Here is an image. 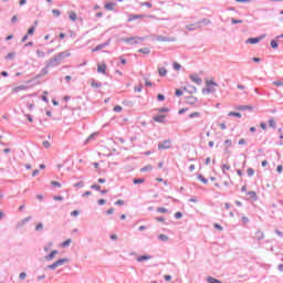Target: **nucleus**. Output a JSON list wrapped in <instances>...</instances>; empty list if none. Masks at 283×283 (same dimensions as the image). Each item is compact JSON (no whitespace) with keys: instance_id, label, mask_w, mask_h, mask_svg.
Masks as SVG:
<instances>
[{"instance_id":"obj_26","label":"nucleus","mask_w":283,"mask_h":283,"mask_svg":"<svg viewBox=\"0 0 283 283\" xmlns=\"http://www.w3.org/2000/svg\"><path fill=\"white\" fill-rule=\"evenodd\" d=\"M69 244H72V239H67L66 241L61 243L62 249H65Z\"/></svg>"},{"instance_id":"obj_16","label":"nucleus","mask_w":283,"mask_h":283,"mask_svg":"<svg viewBox=\"0 0 283 283\" xmlns=\"http://www.w3.org/2000/svg\"><path fill=\"white\" fill-rule=\"evenodd\" d=\"M59 253V251L53 250L48 256L46 260H54V258L56 256V254Z\"/></svg>"},{"instance_id":"obj_1","label":"nucleus","mask_w":283,"mask_h":283,"mask_svg":"<svg viewBox=\"0 0 283 283\" xmlns=\"http://www.w3.org/2000/svg\"><path fill=\"white\" fill-rule=\"evenodd\" d=\"M70 56H72L70 51L61 52L46 62V67H56V65H59L63 59H67Z\"/></svg>"},{"instance_id":"obj_13","label":"nucleus","mask_w":283,"mask_h":283,"mask_svg":"<svg viewBox=\"0 0 283 283\" xmlns=\"http://www.w3.org/2000/svg\"><path fill=\"white\" fill-rule=\"evenodd\" d=\"M248 196L250 200H258V192L255 191H249Z\"/></svg>"},{"instance_id":"obj_15","label":"nucleus","mask_w":283,"mask_h":283,"mask_svg":"<svg viewBox=\"0 0 283 283\" xmlns=\"http://www.w3.org/2000/svg\"><path fill=\"white\" fill-rule=\"evenodd\" d=\"M69 19H71V21H76L78 19V15L74 11H71L69 13Z\"/></svg>"},{"instance_id":"obj_62","label":"nucleus","mask_w":283,"mask_h":283,"mask_svg":"<svg viewBox=\"0 0 283 283\" xmlns=\"http://www.w3.org/2000/svg\"><path fill=\"white\" fill-rule=\"evenodd\" d=\"M175 94H176V96H182V91L177 88Z\"/></svg>"},{"instance_id":"obj_59","label":"nucleus","mask_w":283,"mask_h":283,"mask_svg":"<svg viewBox=\"0 0 283 283\" xmlns=\"http://www.w3.org/2000/svg\"><path fill=\"white\" fill-rule=\"evenodd\" d=\"M157 98H158V101H165V95L158 94V95H157Z\"/></svg>"},{"instance_id":"obj_33","label":"nucleus","mask_w":283,"mask_h":283,"mask_svg":"<svg viewBox=\"0 0 283 283\" xmlns=\"http://www.w3.org/2000/svg\"><path fill=\"white\" fill-rule=\"evenodd\" d=\"M198 180H200L201 182H203V185H207V182H209V180H207L202 175L198 176Z\"/></svg>"},{"instance_id":"obj_63","label":"nucleus","mask_w":283,"mask_h":283,"mask_svg":"<svg viewBox=\"0 0 283 283\" xmlns=\"http://www.w3.org/2000/svg\"><path fill=\"white\" fill-rule=\"evenodd\" d=\"M186 112H189V108H181V109H179V114H185Z\"/></svg>"},{"instance_id":"obj_20","label":"nucleus","mask_w":283,"mask_h":283,"mask_svg":"<svg viewBox=\"0 0 283 283\" xmlns=\"http://www.w3.org/2000/svg\"><path fill=\"white\" fill-rule=\"evenodd\" d=\"M36 56H39V59H45V51L36 50Z\"/></svg>"},{"instance_id":"obj_24","label":"nucleus","mask_w":283,"mask_h":283,"mask_svg":"<svg viewBox=\"0 0 283 283\" xmlns=\"http://www.w3.org/2000/svg\"><path fill=\"white\" fill-rule=\"evenodd\" d=\"M269 126L272 127V129H275L277 127V123H275V119H269Z\"/></svg>"},{"instance_id":"obj_54","label":"nucleus","mask_w":283,"mask_h":283,"mask_svg":"<svg viewBox=\"0 0 283 283\" xmlns=\"http://www.w3.org/2000/svg\"><path fill=\"white\" fill-rule=\"evenodd\" d=\"M81 212H78V210H74L71 212V216H73L74 218H76V216H78Z\"/></svg>"},{"instance_id":"obj_25","label":"nucleus","mask_w":283,"mask_h":283,"mask_svg":"<svg viewBox=\"0 0 283 283\" xmlns=\"http://www.w3.org/2000/svg\"><path fill=\"white\" fill-rule=\"evenodd\" d=\"M196 103H198V99L196 97L188 98V105H196Z\"/></svg>"},{"instance_id":"obj_42","label":"nucleus","mask_w":283,"mask_h":283,"mask_svg":"<svg viewBox=\"0 0 283 283\" xmlns=\"http://www.w3.org/2000/svg\"><path fill=\"white\" fill-rule=\"evenodd\" d=\"M158 213H167V208H157Z\"/></svg>"},{"instance_id":"obj_52","label":"nucleus","mask_w":283,"mask_h":283,"mask_svg":"<svg viewBox=\"0 0 283 283\" xmlns=\"http://www.w3.org/2000/svg\"><path fill=\"white\" fill-rule=\"evenodd\" d=\"M175 218H177V220H180V218H182V212H176Z\"/></svg>"},{"instance_id":"obj_61","label":"nucleus","mask_w":283,"mask_h":283,"mask_svg":"<svg viewBox=\"0 0 283 283\" xmlns=\"http://www.w3.org/2000/svg\"><path fill=\"white\" fill-rule=\"evenodd\" d=\"M282 170H283L282 165H280V166H277V167H276V171H277V174H282Z\"/></svg>"},{"instance_id":"obj_6","label":"nucleus","mask_w":283,"mask_h":283,"mask_svg":"<svg viewBox=\"0 0 283 283\" xmlns=\"http://www.w3.org/2000/svg\"><path fill=\"white\" fill-rule=\"evenodd\" d=\"M253 240H264V232L262 230H256L253 234Z\"/></svg>"},{"instance_id":"obj_10","label":"nucleus","mask_w":283,"mask_h":283,"mask_svg":"<svg viewBox=\"0 0 283 283\" xmlns=\"http://www.w3.org/2000/svg\"><path fill=\"white\" fill-rule=\"evenodd\" d=\"M143 18H145L144 14H130L128 17V22L136 21V19H143Z\"/></svg>"},{"instance_id":"obj_29","label":"nucleus","mask_w":283,"mask_h":283,"mask_svg":"<svg viewBox=\"0 0 283 283\" xmlns=\"http://www.w3.org/2000/svg\"><path fill=\"white\" fill-rule=\"evenodd\" d=\"M228 116H235L237 118H242V114L235 112H230Z\"/></svg>"},{"instance_id":"obj_31","label":"nucleus","mask_w":283,"mask_h":283,"mask_svg":"<svg viewBox=\"0 0 283 283\" xmlns=\"http://www.w3.org/2000/svg\"><path fill=\"white\" fill-rule=\"evenodd\" d=\"M158 239L161 241V242H167V240H169V237L165 235V234H159Z\"/></svg>"},{"instance_id":"obj_36","label":"nucleus","mask_w":283,"mask_h":283,"mask_svg":"<svg viewBox=\"0 0 283 283\" xmlns=\"http://www.w3.org/2000/svg\"><path fill=\"white\" fill-rule=\"evenodd\" d=\"M114 112H117V113H120L123 112V106L120 105H116L114 108H113Z\"/></svg>"},{"instance_id":"obj_4","label":"nucleus","mask_w":283,"mask_h":283,"mask_svg":"<svg viewBox=\"0 0 283 283\" xmlns=\"http://www.w3.org/2000/svg\"><path fill=\"white\" fill-rule=\"evenodd\" d=\"M158 149L163 150V149H171V140L167 139L163 143L158 144Z\"/></svg>"},{"instance_id":"obj_14","label":"nucleus","mask_w":283,"mask_h":283,"mask_svg":"<svg viewBox=\"0 0 283 283\" xmlns=\"http://www.w3.org/2000/svg\"><path fill=\"white\" fill-rule=\"evenodd\" d=\"M153 170H154V166H151V165H147V166L140 168V171L143 174H145V171H153Z\"/></svg>"},{"instance_id":"obj_35","label":"nucleus","mask_w":283,"mask_h":283,"mask_svg":"<svg viewBox=\"0 0 283 283\" xmlns=\"http://www.w3.org/2000/svg\"><path fill=\"white\" fill-rule=\"evenodd\" d=\"M238 109H240V111H247V109L251 111V109H253V106H239Z\"/></svg>"},{"instance_id":"obj_30","label":"nucleus","mask_w":283,"mask_h":283,"mask_svg":"<svg viewBox=\"0 0 283 283\" xmlns=\"http://www.w3.org/2000/svg\"><path fill=\"white\" fill-rule=\"evenodd\" d=\"M35 30H36V28L31 27V28L28 30L27 35L32 36V34H34Z\"/></svg>"},{"instance_id":"obj_12","label":"nucleus","mask_w":283,"mask_h":283,"mask_svg":"<svg viewBox=\"0 0 283 283\" xmlns=\"http://www.w3.org/2000/svg\"><path fill=\"white\" fill-rule=\"evenodd\" d=\"M105 10H108V11H114V8H116V3L114 2H108L104 6Z\"/></svg>"},{"instance_id":"obj_38","label":"nucleus","mask_w":283,"mask_h":283,"mask_svg":"<svg viewBox=\"0 0 283 283\" xmlns=\"http://www.w3.org/2000/svg\"><path fill=\"white\" fill-rule=\"evenodd\" d=\"M247 172H248V176H254L255 175V170L253 168H248Z\"/></svg>"},{"instance_id":"obj_8","label":"nucleus","mask_w":283,"mask_h":283,"mask_svg":"<svg viewBox=\"0 0 283 283\" xmlns=\"http://www.w3.org/2000/svg\"><path fill=\"white\" fill-rule=\"evenodd\" d=\"M25 90H28V86L25 85H20V86H15L12 88V93L13 94H19V92H25Z\"/></svg>"},{"instance_id":"obj_53","label":"nucleus","mask_w":283,"mask_h":283,"mask_svg":"<svg viewBox=\"0 0 283 283\" xmlns=\"http://www.w3.org/2000/svg\"><path fill=\"white\" fill-rule=\"evenodd\" d=\"M195 25L196 24H188V25H186V29L187 30H196Z\"/></svg>"},{"instance_id":"obj_5","label":"nucleus","mask_w":283,"mask_h":283,"mask_svg":"<svg viewBox=\"0 0 283 283\" xmlns=\"http://www.w3.org/2000/svg\"><path fill=\"white\" fill-rule=\"evenodd\" d=\"M97 72L99 74H107V64L106 63H98L97 64Z\"/></svg>"},{"instance_id":"obj_51","label":"nucleus","mask_w":283,"mask_h":283,"mask_svg":"<svg viewBox=\"0 0 283 283\" xmlns=\"http://www.w3.org/2000/svg\"><path fill=\"white\" fill-rule=\"evenodd\" d=\"M145 85L146 87H151V81H149L148 78H145Z\"/></svg>"},{"instance_id":"obj_2","label":"nucleus","mask_w":283,"mask_h":283,"mask_svg":"<svg viewBox=\"0 0 283 283\" xmlns=\"http://www.w3.org/2000/svg\"><path fill=\"white\" fill-rule=\"evenodd\" d=\"M206 88L202 90V94H212L216 92V87H218V83L213 82V80L206 81Z\"/></svg>"},{"instance_id":"obj_19","label":"nucleus","mask_w":283,"mask_h":283,"mask_svg":"<svg viewBox=\"0 0 283 283\" xmlns=\"http://www.w3.org/2000/svg\"><path fill=\"white\" fill-rule=\"evenodd\" d=\"M202 114L200 112H195L189 115V118H200Z\"/></svg>"},{"instance_id":"obj_43","label":"nucleus","mask_w":283,"mask_h":283,"mask_svg":"<svg viewBox=\"0 0 283 283\" xmlns=\"http://www.w3.org/2000/svg\"><path fill=\"white\" fill-rule=\"evenodd\" d=\"M91 189H95V191H101V186L95 184L91 186Z\"/></svg>"},{"instance_id":"obj_60","label":"nucleus","mask_w":283,"mask_h":283,"mask_svg":"<svg viewBox=\"0 0 283 283\" xmlns=\"http://www.w3.org/2000/svg\"><path fill=\"white\" fill-rule=\"evenodd\" d=\"M59 266L55 264V263H53V264H51V265H48V269H52V270H54V269H57Z\"/></svg>"},{"instance_id":"obj_18","label":"nucleus","mask_w":283,"mask_h":283,"mask_svg":"<svg viewBox=\"0 0 283 283\" xmlns=\"http://www.w3.org/2000/svg\"><path fill=\"white\" fill-rule=\"evenodd\" d=\"M138 52L142 54H151V50L149 48L139 49Z\"/></svg>"},{"instance_id":"obj_56","label":"nucleus","mask_w":283,"mask_h":283,"mask_svg":"<svg viewBox=\"0 0 283 283\" xmlns=\"http://www.w3.org/2000/svg\"><path fill=\"white\" fill-rule=\"evenodd\" d=\"M115 205H117V206H119V207H123V205H125V201H123V200H117V201L115 202Z\"/></svg>"},{"instance_id":"obj_49","label":"nucleus","mask_w":283,"mask_h":283,"mask_svg":"<svg viewBox=\"0 0 283 283\" xmlns=\"http://www.w3.org/2000/svg\"><path fill=\"white\" fill-rule=\"evenodd\" d=\"M53 14L55 15V17H61V11L60 10H56V9H53Z\"/></svg>"},{"instance_id":"obj_47","label":"nucleus","mask_w":283,"mask_h":283,"mask_svg":"<svg viewBox=\"0 0 283 283\" xmlns=\"http://www.w3.org/2000/svg\"><path fill=\"white\" fill-rule=\"evenodd\" d=\"M43 147H45V149H50V147H51L50 142H48V140L43 142Z\"/></svg>"},{"instance_id":"obj_58","label":"nucleus","mask_w":283,"mask_h":283,"mask_svg":"<svg viewBox=\"0 0 283 283\" xmlns=\"http://www.w3.org/2000/svg\"><path fill=\"white\" fill-rule=\"evenodd\" d=\"M157 182H164L165 186H167V181L163 178H156Z\"/></svg>"},{"instance_id":"obj_40","label":"nucleus","mask_w":283,"mask_h":283,"mask_svg":"<svg viewBox=\"0 0 283 283\" xmlns=\"http://www.w3.org/2000/svg\"><path fill=\"white\" fill-rule=\"evenodd\" d=\"M35 231H43V223H38L35 226Z\"/></svg>"},{"instance_id":"obj_17","label":"nucleus","mask_w":283,"mask_h":283,"mask_svg":"<svg viewBox=\"0 0 283 283\" xmlns=\"http://www.w3.org/2000/svg\"><path fill=\"white\" fill-rule=\"evenodd\" d=\"M154 120L156 123H164L165 122V115H158L154 117Z\"/></svg>"},{"instance_id":"obj_48","label":"nucleus","mask_w":283,"mask_h":283,"mask_svg":"<svg viewBox=\"0 0 283 283\" xmlns=\"http://www.w3.org/2000/svg\"><path fill=\"white\" fill-rule=\"evenodd\" d=\"M42 101H44V103H48V92H43Z\"/></svg>"},{"instance_id":"obj_22","label":"nucleus","mask_w":283,"mask_h":283,"mask_svg":"<svg viewBox=\"0 0 283 283\" xmlns=\"http://www.w3.org/2000/svg\"><path fill=\"white\" fill-rule=\"evenodd\" d=\"M158 72H159V76H167V69L160 67L158 69Z\"/></svg>"},{"instance_id":"obj_3","label":"nucleus","mask_w":283,"mask_h":283,"mask_svg":"<svg viewBox=\"0 0 283 283\" xmlns=\"http://www.w3.org/2000/svg\"><path fill=\"white\" fill-rule=\"evenodd\" d=\"M124 43H128V45H138L142 41H144L140 36H132V38H124Z\"/></svg>"},{"instance_id":"obj_64","label":"nucleus","mask_w":283,"mask_h":283,"mask_svg":"<svg viewBox=\"0 0 283 283\" xmlns=\"http://www.w3.org/2000/svg\"><path fill=\"white\" fill-rule=\"evenodd\" d=\"M92 87H101V84H98L97 82H92Z\"/></svg>"},{"instance_id":"obj_21","label":"nucleus","mask_w":283,"mask_h":283,"mask_svg":"<svg viewBox=\"0 0 283 283\" xmlns=\"http://www.w3.org/2000/svg\"><path fill=\"white\" fill-rule=\"evenodd\" d=\"M172 66L176 72H180V70H182V65H180L178 62H174Z\"/></svg>"},{"instance_id":"obj_32","label":"nucleus","mask_w":283,"mask_h":283,"mask_svg":"<svg viewBox=\"0 0 283 283\" xmlns=\"http://www.w3.org/2000/svg\"><path fill=\"white\" fill-rule=\"evenodd\" d=\"M209 283H222L220 280L214 279V277H208Z\"/></svg>"},{"instance_id":"obj_55","label":"nucleus","mask_w":283,"mask_h":283,"mask_svg":"<svg viewBox=\"0 0 283 283\" xmlns=\"http://www.w3.org/2000/svg\"><path fill=\"white\" fill-rule=\"evenodd\" d=\"M158 41L166 42V41H174V39L158 38Z\"/></svg>"},{"instance_id":"obj_27","label":"nucleus","mask_w":283,"mask_h":283,"mask_svg":"<svg viewBox=\"0 0 283 283\" xmlns=\"http://www.w3.org/2000/svg\"><path fill=\"white\" fill-rule=\"evenodd\" d=\"M105 45H107V44H99L95 49H93L92 52H98V51L103 50V48H105Z\"/></svg>"},{"instance_id":"obj_39","label":"nucleus","mask_w":283,"mask_h":283,"mask_svg":"<svg viewBox=\"0 0 283 283\" xmlns=\"http://www.w3.org/2000/svg\"><path fill=\"white\" fill-rule=\"evenodd\" d=\"M273 85H275V87H282L283 86V82L282 81H274Z\"/></svg>"},{"instance_id":"obj_45","label":"nucleus","mask_w":283,"mask_h":283,"mask_svg":"<svg viewBox=\"0 0 283 283\" xmlns=\"http://www.w3.org/2000/svg\"><path fill=\"white\" fill-rule=\"evenodd\" d=\"M6 59H9V61H12L14 59V52L9 53Z\"/></svg>"},{"instance_id":"obj_28","label":"nucleus","mask_w":283,"mask_h":283,"mask_svg":"<svg viewBox=\"0 0 283 283\" xmlns=\"http://www.w3.org/2000/svg\"><path fill=\"white\" fill-rule=\"evenodd\" d=\"M143 182H145V179L143 178L133 180V185H143Z\"/></svg>"},{"instance_id":"obj_23","label":"nucleus","mask_w":283,"mask_h":283,"mask_svg":"<svg viewBox=\"0 0 283 283\" xmlns=\"http://www.w3.org/2000/svg\"><path fill=\"white\" fill-rule=\"evenodd\" d=\"M65 262H67V259H60V260L55 261V264H56V266H63V264Z\"/></svg>"},{"instance_id":"obj_50","label":"nucleus","mask_w":283,"mask_h":283,"mask_svg":"<svg viewBox=\"0 0 283 283\" xmlns=\"http://www.w3.org/2000/svg\"><path fill=\"white\" fill-rule=\"evenodd\" d=\"M51 185H52V187L61 188V184L59 181H52Z\"/></svg>"},{"instance_id":"obj_41","label":"nucleus","mask_w":283,"mask_h":283,"mask_svg":"<svg viewBox=\"0 0 283 283\" xmlns=\"http://www.w3.org/2000/svg\"><path fill=\"white\" fill-rule=\"evenodd\" d=\"M229 169H231V166L227 165V164H223L222 166V171H229Z\"/></svg>"},{"instance_id":"obj_37","label":"nucleus","mask_w":283,"mask_h":283,"mask_svg":"<svg viewBox=\"0 0 283 283\" xmlns=\"http://www.w3.org/2000/svg\"><path fill=\"white\" fill-rule=\"evenodd\" d=\"M140 6H142V8H143V7L153 8L151 2H142Z\"/></svg>"},{"instance_id":"obj_57","label":"nucleus","mask_w":283,"mask_h":283,"mask_svg":"<svg viewBox=\"0 0 283 283\" xmlns=\"http://www.w3.org/2000/svg\"><path fill=\"white\" fill-rule=\"evenodd\" d=\"M53 200H55V201H63V197L55 196V197H53Z\"/></svg>"},{"instance_id":"obj_44","label":"nucleus","mask_w":283,"mask_h":283,"mask_svg":"<svg viewBox=\"0 0 283 283\" xmlns=\"http://www.w3.org/2000/svg\"><path fill=\"white\" fill-rule=\"evenodd\" d=\"M271 48H273V50H275L277 48V41L272 40L271 41Z\"/></svg>"},{"instance_id":"obj_11","label":"nucleus","mask_w":283,"mask_h":283,"mask_svg":"<svg viewBox=\"0 0 283 283\" xmlns=\"http://www.w3.org/2000/svg\"><path fill=\"white\" fill-rule=\"evenodd\" d=\"M259 41H262V38H250L247 40V43H250V45H255Z\"/></svg>"},{"instance_id":"obj_9","label":"nucleus","mask_w":283,"mask_h":283,"mask_svg":"<svg viewBox=\"0 0 283 283\" xmlns=\"http://www.w3.org/2000/svg\"><path fill=\"white\" fill-rule=\"evenodd\" d=\"M190 80L192 83H196L197 85L202 84V78H200V76H198V75H190Z\"/></svg>"},{"instance_id":"obj_7","label":"nucleus","mask_w":283,"mask_h":283,"mask_svg":"<svg viewBox=\"0 0 283 283\" xmlns=\"http://www.w3.org/2000/svg\"><path fill=\"white\" fill-rule=\"evenodd\" d=\"M154 256L150 254H143L136 258L137 262H147V260H151Z\"/></svg>"},{"instance_id":"obj_46","label":"nucleus","mask_w":283,"mask_h":283,"mask_svg":"<svg viewBox=\"0 0 283 283\" xmlns=\"http://www.w3.org/2000/svg\"><path fill=\"white\" fill-rule=\"evenodd\" d=\"M20 280H25L28 277V274L25 272L20 273L19 275Z\"/></svg>"},{"instance_id":"obj_34","label":"nucleus","mask_w":283,"mask_h":283,"mask_svg":"<svg viewBox=\"0 0 283 283\" xmlns=\"http://www.w3.org/2000/svg\"><path fill=\"white\" fill-rule=\"evenodd\" d=\"M94 136H96V133H93L92 135H90L86 140L84 142V145H87V143H90V140H92L94 138Z\"/></svg>"}]
</instances>
